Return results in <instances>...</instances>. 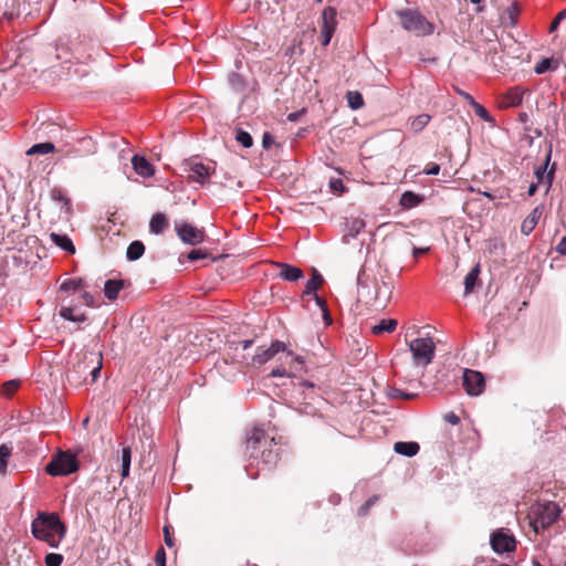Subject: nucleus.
Here are the masks:
<instances>
[{"label":"nucleus","instance_id":"obj_1","mask_svg":"<svg viewBox=\"0 0 566 566\" xmlns=\"http://www.w3.org/2000/svg\"><path fill=\"white\" fill-rule=\"evenodd\" d=\"M32 535L56 548L65 537L66 526L55 513L39 512L31 524Z\"/></svg>","mask_w":566,"mask_h":566},{"label":"nucleus","instance_id":"obj_2","mask_svg":"<svg viewBox=\"0 0 566 566\" xmlns=\"http://www.w3.org/2000/svg\"><path fill=\"white\" fill-rule=\"evenodd\" d=\"M276 444L274 438H269L264 430L253 428L247 438V453L250 459H260L265 465L276 463L279 453L273 447Z\"/></svg>","mask_w":566,"mask_h":566},{"label":"nucleus","instance_id":"obj_3","mask_svg":"<svg viewBox=\"0 0 566 566\" xmlns=\"http://www.w3.org/2000/svg\"><path fill=\"white\" fill-rule=\"evenodd\" d=\"M76 363H73L72 369L69 370L67 377L70 379L83 378L86 380V375H91V382H95L99 377L103 367V357L101 353L84 352L76 354Z\"/></svg>","mask_w":566,"mask_h":566},{"label":"nucleus","instance_id":"obj_4","mask_svg":"<svg viewBox=\"0 0 566 566\" xmlns=\"http://www.w3.org/2000/svg\"><path fill=\"white\" fill-rule=\"evenodd\" d=\"M562 509L555 502H537L528 511L527 518L535 533L546 530L560 516Z\"/></svg>","mask_w":566,"mask_h":566},{"label":"nucleus","instance_id":"obj_5","mask_svg":"<svg viewBox=\"0 0 566 566\" xmlns=\"http://www.w3.org/2000/svg\"><path fill=\"white\" fill-rule=\"evenodd\" d=\"M405 30L417 35H428L433 32V25L421 13L410 9L398 12Z\"/></svg>","mask_w":566,"mask_h":566},{"label":"nucleus","instance_id":"obj_6","mask_svg":"<svg viewBox=\"0 0 566 566\" xmlns=\"http://www.w3.org/2000/svg\"><path fill=\"white\" fill-rule=\"evenodd\" d=\"M281 353L282 356L279 358L281 364L271 370V377H295L297 373L303 370L304 359L302 356L286 349Z\"/></svg>","mask_w":566,"mask_h":566},{"label":"nucleus","instance_id":"obj_7","mask_svg":"<svg viewBox=\"0 0 566 566\" xmlns=\"http://www.w3.org/2000/svg\"><path fill=\"white\" fill-rule=\"evenodd\" d=\"M409 346L416 365L427 366L432 361L434 343L430 337L416 338L410 342Z\"/></svg>","mask_w":566,"mask_h":566},{"label":"nucleus","instance_id":"obj_8","mask_svg":"<svg viewBox=\"0 0 566 566\" xmlns=\"http://www.w3.org/2000/svg\"><path fill=\"white\" fill-rule=\"evenodd\" d=\"M77 470L75 457L67 452H61L46 465L45 471L53 476L67 475Z\"/></svg>","mask_w":566,"mask_h":566},{"label":"nucleus","instance_id":"obj_9","mask_svg":"<svg viewBox=\"0 0 566 566\" xmlns=\"http://www.w3.org/2000/svg\"><path fill=\"white\" fill-rule=\"evenodd\" d=\"M373 282H374V287H375L374 291H371L368 282H367V277H366L365 273H359L358 277H357L358 293L369 301L377 302V301H381V294H382V289H384L386 292V295L382 298H384V301H386L390 293L389 286L386 283L380 284L375 279Z\"/></svg>","mask_w":566,"mask_h":566},{"label":"nucleus","instance_id":"obj_10","mask_svg":"<svg viewBox=\"0 0 566 566\" xmlns=\"http://www.w3.org/2000/svg\"><path fill=\"white\" fill-rule=\"evenodd\" d=\"M490 543L497 554L510 553L516 548V539L509 528H499L491 534Z\"/></svg>","mask_w":566,"mask_h":566},{"label":"nucleus","instance_id":"obj_11","mask_svg":"<svg viewBox=\"0 0 566 566\" xmlns=\"http://www.w3.org/2000/svg\"><path fill=\"white\" fill-rule=\"evenodd\" d=\"M175 229L179 239L185 243L196 245L205 240V233L202 230L184 220L176 221Z\"/></svg>","mask_w":566,"mask_h":566},{"label":"nucleus","instance_id":"obj_12","mask_svg":"<svg viewBox=\"0 0 566 566\" xmlns=\"http://www.w3.org/2000/svg\"><path fill=\"white\" fill-rule=\"evenodd\" d=\"M337 27V12L334 8H325L322 13V44L327 46Z\"/></svg>","mask_w":566,"mask_h":566},{"label":"nucleus","instance_id":"obj_13","mask_svg":"<svg viewBox=\"0 0 566 566\" xmlns=\"http://www.w3.org/2000/svg\"><path fill=\"white\" fill-rule=\"evenodd\" d=\"M463 387L468 395L479 396L485 388L483 375L476 370L465 369L463 373Z\"/></svg>","mask_w":566,"mask_h":566},{"label":"nucleus","instance_id":"obj_14","mask_svg":"<svg viewBox=\"0 0 566 566\" xmlns=\"http://www.w3.org/2000/svg\"><path fill=\"white\" fill-rule=\"evenodd\" d=\"M281 352H285V344L283 342L275 340L269 348H259V352L252 358V364L261 366L273 359Z\"/></svg>","mask_w":566,"mask_h":566},{"label":"nucleus","instance_id":"obj_15","mask_svg":"<svg viewBox=\"0 0 566 566\" xmlns=\"http://www.w3.org/2000/svg\"><path fill=\"white\" fill-rule=\"evenodd\" d=\"M524 93L525 90L521 88L520 86L509 88L500 97V107L510 108L518 106L523 101Z\"/></svg>","mask_w":566,"mask_h":566},{"label":"nucleus","instance_id":"obj_16","mask_svg":"<svg viewBox=\"0 0 566 566\" xmlns=\"http://www.w3.org/2000/svg\"><path fill=\"white\" fill-rule=\"evenodd\" d=\"M551 160V150L548 151L546 156V160L543 165L535 168V178L536 182L539 185H545L546 190H548L553 182V176H554V168H552L549 171H547V166Z\"/></svg>","mask_w":566,"mask_h":566},{"label":"nucleus","instance_id":"obj_17","mask_svg":"<svg viewBox=\"0 0 566 566\" xmlns=\"http://www.w3.org/2000/svg\"><path fill=\"white\" fill-rule=\"evenodd\" d=\"M189 178L192 181L199 182L203 185L211 175L212 168L210 166H206L202 163H191L189 166Z\"/></svg>","mask_w":566,"mask_h":566},{"label":"nucleus","instance_id":"obj_18","mask_svg":"<svg viewBox=\"0 0 566 566\" xmlns=\"http://www.w3.org/2000/svg\"><path fill=\"white\" fill-rule=\"evenodd\" d=\"M132 164L136 174L144 178L151 177L155 174L154 166L144 156L134 155Z\"/></svg>","mask_w":566,"mask_h":566},{"label":"nucleus","instance_id":"obj_19","mask_svg":"<svg viewBox=\"0 0 566 566\" xmlns=\"http://www.w3.org/2000/svg\"><path fill=\"white\" fill-rule=\"evenodd\" d=\"M280 269L279 276L289 282H295L303 277V271L300 268L287 263H277Z\"/></svg>","mask_w":566,"mask_h":566},{"label":"nucleus","instance_id":"obj_20","mask_svg":"<svg viewBox=\"0 0 566 566\" xmlns=\"http://www.w3.org/2000/svg\"><path fill=\"white\" fill-rule=\"evenodd\" d=\"M60 316L73 323H83L86 321L85 313L81 312L76 306H61Z\"/></svg>","mask_w":566,"mask_h":566},{"label":"nucleus","instance_id":"obj_21","mask_svg":"<svg viewBox=\"0 0 566 566\" xmlns=\"http://www.w3.org/2000/svg\"><path fill=\"white\" fill-rule=\"evenodd\" d=\"M542 216V208L536 207L522 222L521 231L523 234L528 235L536 227Z\"/></svg>","mask_w":566,"mask_h":566},{"label":"nucleus","instance_id":"obj_22","mask_svg":"<svg viewBox=\"0 0 566 566\" xmlns=\"http://www.w3.org/2000/svg\"><path fill=\"white\" fill-rule=\"evenodd\" d=\"M423 201V197L412 191H405L399 200V205L402 209L409 210L416 208Z\"/></svg>","mask_w":566,"mask_h":566},{"label":"nucleus","instance_id":"obj_23","mask_svg":"<svg viewBox=\"0 0 566 566\" xmlns=\"http://www.w3.org/2000/svg\"><path fill=\"white\" fill-rule=\"evenodd\" d=\"M50 239L55 245L61 248L63 251L69 252L71 254L75 253V247L72 240L66 234L52 232L50 234Z\"/></svg>","mask_w":566,"mask_h":566},{"label":"nucleus","instance_id":"obj_24","mask_svg":"<svg viewBox=\"0 0 566 566\" xmlns=\"http://www.w3.org/2000/svg\"><path fill=\"white\" fill-rule=\"evenodd\" d=\"M398 322L394 318L381 319L379 323L373 325L370 331L374 335H381L384 333H392L397 328Z\"/></svg>","mask_w":566,"mask_h":566},{"label":"nucleus","instance_id":"obj_25","mask_svg":"<svg viewBox=\"0 0 566 566\" xmlns=\"http://www.w3.org/2000/svg\"><path fill=\"white\" fill-rule=\"evenodd\" d=\"M123 287V280H107L104 285V294L109 301H114Z\"/></svg>","mask_w":566,"mask_h":566},{"label":"nucleus","instance_id":"obj_26","mask_svg":"<svg viewBox=\"0 0 566 566\" xmlns=\"http://www.w3.org/2000/svg\"><path fill=\"white\" fill-rule=\"evenodd\" d=\"M480 264H475L464 277V295H469L474 290L480 275Z\"/></svg>","mask_w":566,"mask_h":566},{"label":"nucleus","instance_id":"obj_27","mask_svg":"<svg viewBox=\"0 0 566 566\" xmlns=\"http://www.w3.org/2000/svg\"><path fill=\"white\" fill-rule=\"evenodd\" d=\"M419 444L417 442L399 441L394 444V450L406 457H413L419 452Z\"/></svg>","mask_w":566,"mask_h":566},{"label":"nucleus","instance_id":"obj_28","mask_svg":"<svg viewBox=\"0 0 566 566\" xmlns=\"http://www.w3.org/2000/svg\"><path fill=\"white\" fill-rule=\"evenodd\" d=\"M168 227V220L164 213H156L149 222L151 233L159 234Z\"/></svg>","mask_w":566,"mask_h":566},{"label":"nucleus","instance_id":"obj_29","mask_svg":"<svg viewBox=\"0 0 566 566\" xmlns=\"http://www.w3.org/2000/svg\"><path fill=\"white\" fill-rule=\"evenodd\" d=\"M365 221L360 218L350 220L346 226L345 237L356 238L365 229Z\"/></svg>","mask_w":566,"mask_h":566},{"label":"nucleus","instance_id":"obj_30","mask_svg":"<svg viewBox=\"0 0 566 566\" xmlns=\"http://www.w3.org/2000/svg\"><path fill=\"white\" fill-rule=\"evenodd\" d=\"M323 283V276L317 270H313L312 277L306 282L305 294H315Z\"/></svg>","mask_w":566,"mask_h":566},{"label":"nucleus","instance_id":"obj_31","mask_svg":"<svg viewBox=\"0 0 566 566\" xmlns=\"http://www.w3.org/2000/svg\"><path fill=\"white\" fill-rule=\"evenodd\" d=\"M145 252V245L140 241H133L126 252V256L130 261L138 260Z\"/></svg>","mask_w":566,"mask_h":566},{"label":"nucleus","instance_id":"obj_32","mask_svg":"<svg viewBox=\"0 0 566 566\" xmlns=\"http://www.w3.org/2000/svg\"><path fill=\"white\" fill-rule=\"evenodd\" d=\"M431 116L429 114H420L410 119V129L415 133L421 132L430 122Z\"/></svg>","mask_w":566,"mask_h":566},{"label":"nucleus","instance_id":"obj_33","mask_svg":"<svg viewBox=\"0 0 566 566\" xmlns=\"http://www.w3.org/2000/svg\"><path fill=\"white\" fill-rule=\"evenodd\" d=\"M78 146L81 149V155H84V156L94 155L97 151L96 143L90 136H86V137L80 139Z\"/></svg>","mask_w":566,"mask_h":566},{"label":"nucleus","instance_id":"obj_34","mask_svg":"<svg viewBox=\"0 0 566 566\" xmlns=\"http://www.w3.org/2000/svg\"><path fill=\"white\" fill-rule=\"evenodd\" d=\"M55 150V146L53 143L45 142L33 145L29 150L27 151V155H35V154H50Z\"/></svg>","mask_w":566,"mask_h":566},{"label":"nucleus","instance_id":"obj_35","mask_svg":"<svg viewBox=\"0 0 566 566\" xmlns=\"http://www.w3.org/2000/svg\"><path fill=\"white\" fill-rule=\"evenodd\" d=\"M85 286V282L82 279H69L61 284L60 289L63 292H75Z\"/></svg>","mask_w":566,"mask_h":566},{"label":"nucleus","instance_id":"obj_36","mask_svg":"<svg viewBox=\"0 0 566 566\" xmlns=\"http://www.w3.org/2000/svg\"><path fill=\"white\" fill-rule=\"evenodd\" d=\"M21 381L19 379H11L3 382L1 387V395L6 398H11L13 394L20 388Z\"/></svg>","mask_w":566,"mask_h":566},{"label":"nucleus","instance_id":"obj_37","mask_svg":"<svg viewBox=\"0 0 566 566\" xmlns=\"http://www.w3.org/2000/svg\"><path fill=\"white\" fill-rule=\"evenodd\" d=\"M471 106L473 107L474 113L478 117H480L481 119H483L486 123L494 122L493 117L491 116L489 111L483 105L479 104L474 99H471Z\"/></svg>","mask_w":566,"mask_h":566},{"label":"nucleus","instance_id":"obj_38","mask_svg":"<svg viewBox=\"0 0 566 566\" xmlns=\"http://www.w3.org/2000/svg\"><path fill=\"white\" fill-rule=\"evenodd\" d=\"M132 462V450L129 447H125L122 451V476L126 478L129 475V468Z\"/></svg>","mask_w":566,"mask_h":566},{"label":"nucleus","instance_id":"obj_39","mask_svg":"<svg viewBox=\"0 0 566 566\" xmlns=\"http://www.w3.org/2000/svg\"><path fill=\"white\" fill-rule=\"evenodd\" d=\"M12 448L7 444L0 446V473H4L8 465V460L11 457Z\"/></svg>","mask_w":566,"mask_h":566},{"label":"nucleus","instance_id":"obj_40","mask_svg":"<svg viewBox=\"0 0 566 566\" xmlns=\"http://www.w3.org/2000/svg\"><path fill=\"white\" fill-rule=\"evenodd\" d=\"M348 105L353 109H359L364 105L363 96L359 92L350 91L347 93Z\"/></svg>","mask_w":566,"mask_h":566},{"label":"nucleus","instance_id":"obj_41","mask_svg":"<svg viewBox=\"0 0 566 566\" xmlns=\"http://www.w3.org/2000/svg\"><path fill=\"white\" fill-rule=\"evenodd\" d=\"M235 140L245 148H249L253 145V139L251 135L241 128L238 129L235 133Z\"/></svg>","mask_w":566,"mask_h":566},{"label":"nucleus","instance_id":"obj_42","mask_svg":"<svg viewBox=\"0 0 566 566\" xmlns=\"http://www.w3.org/2000/svg\"><path fill=\"white\" fill-rule=\"evenodd\" d=\"M229 83L234 91H242L244 87V81L240 74L232 73L229 75Z\"/></svg>","mask_w":566,"mask_h":566},{"label":"nucleus","instance_id":"obj_43","mask_svg":"<svg viewBox=\"0 0 566 566\" xmlns=\"http://www.w3.org/2000/svg\"><path fill=\"white\" fill-rule=\"evenodd\" d=\"M51 197L54 201L63 202L67 211L71 209V201L69 198L65 197L62 190L53 189L51 192Z\"/></svg>","mask_w":566,"mask_h":566},{"label":"nucleus","instance_id":"obj_44","mask_svg":"<svg viewBox=\"0 0 566 566\" xmlns=\"http://www.w3.org/2000/svg\"><path fill=\"white\" fill-rule=\"evenodd\" d=\"M46 566H61L63 562V556L56 553H50L44 558Z\"/></svg>","mask_w":566,"mask_h":566},{"label":"nucleus","instance_id":"obj_45","mask_svg":"<svg viewBox=\"0 0 566 566\" xmlns=\"http://www.w3.org/2000/svg\"><path fill=\"white\" fill-rule=\"evenodd\" d=\"M389 396H390L391 398H396V399H397V398L411 399V398H413L416 395H413V394H406V392H403V391H402V390H400V389L392 388V389H390V391H389Z\"/></svg>","mask_w":566,"mask_h":566},{"label":"nucleus","instance_id":"obj_46","mask_svg":"<svg viewBox=\"0 0 566 566\" xmlns=\"http://www.w3.org/2000/svg\"><path fill=\"white\" fill-rule=\"evenodd\" d=\"M63 157L65 158H77V157H84V155H81V149H80V146H73L71 148H67L64 153H63Z\"/></svg>","mask_w":566,"mask_h":566},{"label":"nucleus","instance_id":"obj_47","mask_svg":"<svg viewBox=\"0 0 566 566\" xmlns=\"http://www.w3.org/2000/svg\"><path fill=\"white\" fill-rule=\"evenodd\" d=\"M551 67V61L548 59H544L541 62H538L535 66V72L537 74H543L546 71H548Z\"/></svg>","mask_w":566,"mask_h":566},{"label":"nucleus","instance_id":"obj_48","mask_svg":"<svg viewBox=\"0 0 566 566\" xmlns=\"http://www.w3.org/2000/svg\"><path fill=\"white\" fill-rule=\"evenodd\" d=\"M155 563L157 566H165L166 563V553L165 549L161 547L156 552L155 555Z\"/></svg>","mask_w":566,"mask_h":566},{"label":"nucleus","instance_id":"obj_49","mask_svg":"<svg viewBox=\"0 0 566 566\" xmlns=\"http://www.w3.org/2000/svg\"><path fill=\"white\" fill-rule=\"evenodd\" d=\"M440 172V166L438 164L431 163L427 166V168L423 170V174L436 176Z\"/></svg>","mask_w":566,"mask_h":566},{"label":"nucleus","instance_id":"obj_50","mask_svg":"<svg viewBox=\"0 0 566 566\" xmlns=\"http://www.w3.org/2000/svg\"><path fill=\"white\" fill-rule=\"evenodd\" d=\"M329 187L333 191H338V192H343L344 191V184L342 181V179H332L329 181Z\"/></svg>","mask_w":566,"mask_h":566},{"label":"nucleus","instance_id":"obj_51","mask_svg":"<svg viewBox=\"0 0 566 566\" xmlns=\"http://www.w3.org/2000/svg\"><path fill=\"white\" fill-rule=\"evenodd\" d=\"M314 298H315L317 305L323 310L325 319H328V323H331V319H329V316H328V313L326 310L325 301L322 297H319L316 293L314 294Z\"/></svg>","mask_w":566,"mask_h":566},{"label":"nucleus","instance_id":"obj_52","mask_svg":"<svg viewBox=\"0 0 566 566\" xmlns=\"http://www.w3.org/2000/svg\"><path fill=\"white\" fill-rule=\"evenodd\" d=\"M444 420L452 426H455L460 422V418L454 412H448L444 416Z\"/></svg>","mask_w":566,"mask_h":566},{"label":"nucleus","instance_id":"obj_53","mask_svg":"<svg viewBox=\"0 0 566 566\" xmlns=\"http://www.w3.org/2000/svg\"><path fill=\"white\" fill-rule=\"evenodd\" d=\"M170 527L169 526H165L164 527V537H165V544L168 546V547H172L174 546V541H172V537H171V534H170Z\"/></svg>","mask_w":566,"mask_h":566},{"label":"nucleus","instance_id":"obj_54","mask_svg":"<svg viewBox=\"0 0 566 566\" xmlns=\"http://www.w3.org/2000/svg\"><path fill=\"white\" fill-rule=\"evenodd\" d=\"M566 17V9L560 11L556 18L553 20L552 24H551V31H554L558 24H559V19H564Z\"/></svg>","mask_w":566,"mask_h":566},{"label":"nucleus","instance_id":"obj_55","mask_svg":"<svg viewBox=\"0 0 566 566\" xmlns=\"http://www.w3.org/2000/svg\"><path fill=\"white\" fill-rule=\"evenodd\" d=\"M205 256H206V254L203 252H201L200 250H192L188 254V259L190 261H196V260H199V259H203Z\"/></svg>","mask_w":566,"mask_h":566},{"label":"nucleus","instance_id":"obj_56","mask_svg":"<svg viewBox=\"0 0 566 566\" xmlns=\"http://www.w3.org/2000/svg\"><path fill=\"white\" fill-rule=\"evenodd\" d=\"M82 298H83L85 305H87V306H94L95 305L94 296L91 293L84 292L82 294Z\"/></svg>","mask_w":566,"mask_h":566},{"label":"nucleus","instance_id":"obj_57","mask_svg":"<svg viewBox=\"0 0 566 566\" xmlns=\"http://www.w3.org/2000/svg\"><path fill=\"white\" fill-rule=\"evenodd\" d=\"M556 251L559 254H566V237H564L556 247Z\"/></svg>","mask_w":566,"mask_h":566},{"label":"nucleus","instance_id":"obj_58","mask_svg":"<svg viewBox=\"0 0 566 566\" xmlns=\"http://www.w3.org/2000/svg\"><path fill=\"white\" fill-rule=\"evenodd\" d=\"M370 509V502H366L365 504H363L359 510H358V513L359 515H366L368 513Z\"/></svg>","mask_w":566,"mask_h":566},{"label":"nucleus","instance_id":"obj_59","mask_svg":"<svg viewBox=\"0 0 566 566\" xmlns=\"http://www.w3.org/2000/svg\"><path fill=\"white\" fill-rule=\"evenodd\" d=\"M538 186H539V184H537V182L531 184V186L528 187V191H527L528 196L535 195Z\"/></svg>","mask_w":566,"mask_h":566},{"label":"nucleus","instance_id":"obj_60","mask_svg":"<svg viewBox=\"0 0 566 566\" xmlns=\"http://www.w3.org/2000/svg\"><path fill=\"white\" fill-rule=\"evenodd\" d=\"M429 250V248H415L413 249V255L417 258L420 254L426 253Z\"/></svg>","mask_w":566,"mask_h":566},{"label":"nucleus","instance_id":"obj_61","mask_svg":"<svg viewBox=\"0 0 566 566\" xmlns=\"http://www.w3.org/2000/svg\"><path fill=\"white\" fill-rule=\"evenodd\" d=\"M252 344H253V340H251V339H245V340L241 342V345H242L243 349L250 348L252 346Z\"/></svg>","mask_w":566,"mask_h":566},{"label":"nucleus","instance_id":"obj_62","mask_svg":"<svg viewBox=\"0 0 566 566\" xmlns=\"http://www.w3.org/2000/svg\"><path fill=\"white\" fill-rule=\"evenodd\" d=\"M270 140H271V136L268 133H265L264 136H263V140H262L263 142V146L264 147H269Z\"/></svg>","mask_w":566,"mask_h":566},{"label":"nucleus","instance_id":"obj_63","mask_svg":"<svg viewBox=\"0 0 566 566\" xmlns=\"http://www.w3.org/2000/svg\"><path fill=\"white\" fill-rule=\"evenodd\" d=\"M298 117V113H291L287 115V119L291 122H295Z\"/></svg>","mask_w":566,"mask_h":566},{"label":"nucleus","instance_id":"obj_64","mask_svg":"<svg viewBox=\"0 0 566 566\" xmlns=\"http://www.w3.org/2000/svg\"><path fill=\"white\" fill-rule=\"evenodd\" d=\"M301 386L304 387V388H314V384L310 382V381H306V380L302 381Z\"/></svg>","mask_w":566,"mask_h":566}]
</instances>
